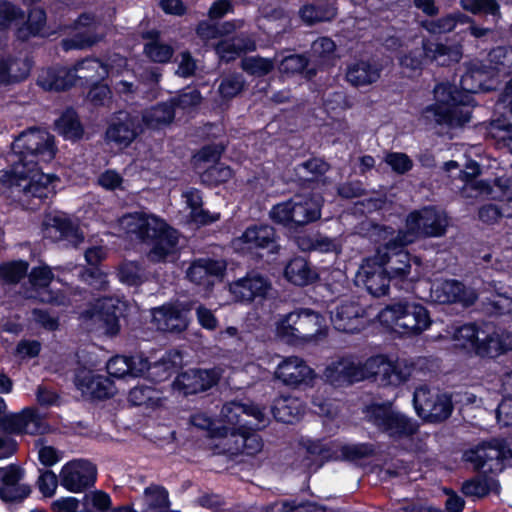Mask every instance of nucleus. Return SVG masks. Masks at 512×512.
Masks as SVG:
<instances>
[{"label":"nucleus","instance_id":"obj_48","mask_svg":"<svg viewBox=\"0 0 512 512\" xmlns=\"http://www.w3.org/2000/svg\"><path fill=\"white\" fill-rule=\"evenodd\" d=\"M500 484L492 476L479 475L463 483L462 492L466 496L484 497L490 492L499 493Z\"/></svg>","mask_w":512,"mask_h":512},{"label":"nucleus","instance_id":"obj_61","mask_svg":"<svg viewBox=\"0 0 512 512\" xmlns=\"http://www.w3.org/2000/svg\"><path fill=\"white\" fill-rule=\"evenodd\" d=\"M460 6L472 14L492 16L499 14V5L496 0H460Z\"/></svg>","mask_w":512,"mask_h":512},{"label":"nucleus","instance_id":"obj_12","mask_svg":"<svg viewBox=\"0 0 512 512\" xmlns=\"http://www.w3.org/2000/svg\"><path fill=\"white\" fill-rule=\"evenodd\" d=\"M462 58V47L459 44L447 45L442 42H433L429 39L422 40V50L413 51L400 58L402 67L412 71L420 70L425 61L436 62L446 66L459 62Z\"/></svg>","mask_w":512,"mask_h":512},{"label":"nucleus","instance_id":"obj_43","mask_svg":"<svg viewBox=\"0 0 512 512\" xmlns=\"http://www.w3.org/2000/svg\"><path fill=\"white\" fill-rule=\"evenodd\" d=\"M175 116L174 103H160L146 109L142 115V121L149 129L159 130L169 125Z\"/></svg>","mask_w":512,"mask_h":512},{"label":"nucleus","instance_id":"obj_5","mask_svg":"<svg viewBox=\"0 0 512 512\" xmlns=\"http://www.w3.org/2000/svg\"><path fill=\"white\" fill-rule=\"evenodd\" d=\"M120 228L128 235L150 246L148 259L161 262L177 254L178 233L159 216L144 211L129 213L119 220Z\"/></svg>","mask_w":512,"mask_h":512},{"label":"nucleus","instance_id":"obj_2","mask_svg":"<svg viewBox=\"0 0 512 512\" xmlns=\"http://www.w3.org/2000/svg\"><path fill=\"white\" fill-rule=\"evenodd\" d=\"M57 153L54 137L46 130L30 128L12 143L10 168L0 171V184L15 188L26 197L48 198L55 193L59 178L44 173L41 163L51 162Z\"/></svg>","mask_w":512,"mask_h":512},{"label":"nucleus","instance_id":"obj_50","mask_svg":"<svg viewBox=\"0 0 512 512\" xmlns=\"http://www.w3.org/2000/svg\"><path fill=\"white\" fill-rule=\"evenodd\" d=\"M482 328L474 324H466L454 329L452 339L455 346L473 351L477 354V347L480 345Z\"/></svg>","mask_w":512,"mask_h":512},{"label":"nucleus","instance_id":"obj_28","mask_svg":"<svg viewBox=\"0 0 512 512\" xmlns=\"http://www.w3.org/2000/svg\"><path fill=\"white\" fill-rule=\"evenodd\" d=\"M430 296L438 303H460L463 306L472 305L477 294L472 288H466L457 280H436L431 285Z\"/></svg>","mask_w":512,"mask_h":512},{"label":"nucleus","instance_id":"obj_63","mask_svg":"<svg viewBox=\"0 0 512 512\" xmlns=\"http://www.w3.org/2000/svg\"><path fill=\"white\" fill-rule=\"evenodd\" d=\"M233 175L232 170L228 166L221 164L211 166L201 173L202 183L213 186L228 181Z\"/></svg>","mask_w":512,"mask_h":512},{"label":"nucleus","instance_id":"obj_34","mask_svg":"<svg viewBox=\"0 0 512 512\" xmlns=\"http://www.w3.org/2000/svg\"><path fill=\"white\" fill-rule=\"evenodd\" d=\"M75 385L83 395L92 398H108L115 393L113 382L109 378L95 374L91 370L78 371Z\"/></svg>","mask_w":512,"mask_h":512},{"label":"nucleus","instance_id":"obj_19","mask_svg":"<svg viewBox=\"0 0 512 512\" xmlns=\"http://www.w3.org/2000/svg\"><path fill=\"white\" fill-rule=\"evenodd\" d=\"M413 404L419 417L428 421H441L452 412V401L446 393H432L427 387H419L413 395Z\"/></svg>","mask_w":512,"mask_h":512},{"label":"nucleus","instance_id":"obj_29","mask_svg":"<svg viewBox=\"0 0 512 512\" xmlns=\"http://www.w3.org/2000/svg\"><path fill=\"white\" fill-rule=\"evenodd\" d=\"M302 344H319L328 335L325 318L309 308L295 310Z\"/></svg>","mask_w":512,"mask_h":512},{"label":"nucleus","instance_id":"obj_14","mask_svg":"<svg viewBox=\"0 0 512 512\" xmlns=\"http://www.w3.org/2000/svg\"><path fill=\"white\" fill-rule=\"evenodd\" d=\"M108 374L114 378H124L127 376L141 377L146 372L151 378L163 379L168 377L170 365L162 358L152 366L143 355L114 356L106 364Z\"/></svg>","mask_w":512,"mask_h":512},{"label":"nucleus","instance_id":"obj_9","mask_svg":"<svg viewBox=\"0 0 512 512\" xmlns=\"http://www.w3.org/2000/svg\"><path fill=\"white\" fill-rule=\"evenodd\" d=\"M447 226L446 215L433 207L413 211L406 219L405 230L399 231L400 245H409L421 236L439 237Z\"/></svg>","mask_w":512,"mask_h":512},{"label":"nucleus","instance_id":"obj_20","mask_svg":"<svg viewBox=\"0 0 512 512\" xmlns=\"http://www.w3.org/2000/svg\"><path fill=\"white\" fill-rule=\"evenodd\" d=\"M231 245L235 252L241 254H253L260 249L276 253L279 248L275 230L269 225L248 227L239 237L232 240Z\"/></svg>","mask_w":512,"mask_h":512},{"label":"nucleus","instance_id":"obj_42","mask_svg":"<svg viewBox=\"0 0 512 512\" xmlns=\"http://www.w3.org/2000/svg\"><path fill=\"white\" fill-rule=\"evenodd\" d=\"M285 278L297 286H305L318 279V273L301 257L292 259L285 267Z\"/></svg>","mask_w":512,"mask_h":512},{"label":"nucleus","instance_id":"obj_23","mask_svg":"<svg viewBox=\"0 0 512 512\" xmlns=\"http://www.w3.org/2000/svg\"><path fill=\"white\" fill-rule=\"evenodd\" d=\"M489 196L493 199L506 201L502 207L494 204L483 206L479 211V217L483 222L492 223L500 217H512V179L500 177L489 188V194L475 193L473 197Z\"/></svg>","mask_w":512,"mask_h":512},{"label":"nucleus","instance_id":"obj_44","mask_svg":"<svg viewBox=\"0 0 512 512\" xmlns=\"http://www.w3.org/2000/svg\"><path fill=\"white\" fill-rule=\"evenodd\" d=\"M468 23H473V20L461 12L450 13L438 19L420 21L421 27L433 35L449 33L454 30L458 24Z\"/></svg>","mask_w":512,"mask_h":512},{"label":"nucleus","instance_id":"obj_13","mask_svg":"<svg viewBox=\"0 0 512 512\" xmlns=\"http://www.w3.org/2000/svg\"><path fill=\"white\" fill-rule=\"evenodd\" d=\"M367 379L384 386H399L410 378L413 365L408 360L379 354L366 360Z\"/></svg>","mask_w":512,"mask_h":512},{"label":"nucleus","instance_id":"obj_24","mask_svg":"<svg viewBox=\"0 0 512 512\" xmlns=\"http://www.w3.org/2000/svg\"><path fill=\"white\" fill-rule=\"evenodd\" d=\"M275 378L289 387L313 385L317 375L315 371L298 356L284 358L276 367Z\"/></svg>","mask_w":512,"mask_h":512},{"label":"nucleus","instance_id":"obj_62","mask_svg":"<svg viewBox=\"0 0 512 512\" xmlns=\"http://www.w3.org/2000/svg\"><path fill=\"white\" fill-rule=\"evenodd\" d=\"M28 263L13 261L0 265V281L5 283L18 282L27 272Z\"/></svg>","mask_w":512,"mask_h":512},{"label":"nucleus","instance_id":"obj_38","mask_svg":"<svg viewBox=\"0 0 512 512\" xmlns=\"http://www.w3.org/2000/svg\"><path fill=\"white\" fill-rule=\"evenodd\" d=\"M2 427L14 434H37L41 430L40 420L34 410L24 409L18 414H8L2 419Z\"/></svg>","mask_w":512,"mask_h":512},{"label":"nucleus","instance_id":"obj_10","mask_svg":"<svg viewBox=\"0 0 512 512\" xmlns=\"http://www.w3.org/2000/svg\"><path fill=\"white\" fill-rule=\"evenodd\" d=\"M366 417L379 430L394 440L411 437L418 430L416 421L394 409L390 403L368 406Z\"/></svg>","mask_w":512,"mask_h":512},{"label":"nucleus","instance_id":"obj_1","mask_svg":"<svg viewBox=\"0 0 512 512\" xmlns=\"http://www.w3.org/2000/svg\"><path fill=\"white\" fill-rule=\"evenodd\" d=\"M512 73V47H496L486 58L466 65L460 80L461 91L450 83H439L434 88V104L427 106L422 116L436 125L455 128L469 122L470 93L493 90L501 78Z\"/></svg>","mask_w":512,"mask_h":512},{"label":"nucleus","instance_id":"obj_21","mask_svg":"<svg viewBox=\"0 0 512 512\" xmlns=\"http://www.w3.org/2000/svg\"><path fill=\"white\" fill-rule=\"evenodd\" d=\"M366 360L345 357L330 363L323 373L325 380L334 387H342L367 379Z\"/></svg>","mask_w":512,"mask_h":512},{"label":"nucleus","instance_id":"obj_37","mask_svg":"<svg viewBox=\"0 0 512 512\" xmlns=\"http://www.w3.org/2000/svg\"><path fill=\"white\" fill-rule=\"evenodd\" d=\"M137 136L134 119L124 112H119L106 131L110 142L127 147Z\"/></svg>","mask_w":512,"mask_h":512},{"label":"nucleus","instance_id":"obj_15","mask_svg":"<svg viewBox=\"0 0 512 512\" xmlns=\"http://www.w3.org/2000/svg\"><path fill=\"white\" fill-rule=\"evenodd\" d=\"M463 458L475 469L497 474L512 463V450L501 441L494 440L465 451Z\"/></svg>","mask_w":512,"mask_h":512},{"label":"nucleus","instance_id":"obj_22","mask_svg":"<svg viewBox=\"0 0 512 512\" xmlns=\"http://www.w3.org/2000/svg\"><path fill=\"white\" fill-rule=\"evenodd\" d=\"M271 290V283L261 274L251 271L245 276L228 283V292L235 302L250 304L265 298Z\"/></svg>","mask_w":512,"mask_h":512},{"label":"nucleus","instance_id":"obj_54","mask_svg":"<svg viewBox=\"0 0 512 512\" xmlns=\"http://www.w3.org/2000/svg\"><path fill=\"white\" fill-rule=\"evenodd\" d=\"M336 45L328 37L315 40L311 46L310 60L319 65H329L335 59Z\"/></svg>","mask_w":512,"mask_h":512},{"label":"nucleus","instance_id":"obj_57","mask_svg":"<svg viewBox=\"0 0 512 512\" xmlns=\"http://www.w3.org/2000/svg\"><path fill=\"white\" fill-rule=\"evenodd\" d=\"M301 19L307 24L330 21L336 16V9L332 5H305L299 11Z\"/></svg>","mask_w":512,"mask_h":512},{"label":"nucleus","instance_id":"obj_53","mask_svg":"<svg viewBox=\"0 0 512 512\" xmlns=\"http://www.w3.org/2000/svg\"><path fill=\"white\" fill-rule=\"evenodd\" d=\"M145 510L165 511L170 507L168 491L158 485H151L144 490L142 497Z\"/></svg>","mask_w":512,"mask_h":512},{"label":"nucleus","instance_id":"obj_26","mask_svg":"<svg viewBox=\"0 0 512 512\" xmlns=\"http://www.w3.org/2000/svg\"><path fill=\"white\" fill-rule=\"evenodd\" d=\"M190 310L188 303H167L152 309V321L158 330L181 332L188 326L187 315Z\"/></svg>","mask_w":512,"mask_h":512},{"label":"nucleus","instance_id":"obj_18","mask_svg":"<svg viewBox=\"0 0 512 512\" xmlns=\"http://www.w3.org/2000/svg\"><path fill=\"white\" fill-rule=\"evenodd\" d=\"M43 237L53 242H64L78 247L84 241V233L78 223L64 213L48 214L43 222Z\"/></svg>","mask_w":512,"mask_h":512},{"label":"nucleus","instance_id":"obj_58","mask_svg":"<svg viewBox=\"0 0 512 512\" xmlns=\"http://www.w3.org/2000/svg\"><path fill=\"white\" fill-rule=\"evenodd\" d=\"M46 21L45 12L41 9H35L30 12L27 26L25 28L18 29L17 36L20 39H26L30 35H42L45 36L44 24Z\"/></svg>","mask_w":512,"mask_h":512},{"label":"nucleus","instance_id":"obj_31","mask_svg":"<svg viewBox=\"0 0 512 512\" xmlns=\"http://www.w3.org/2000/svg\"><path fill=\"white\" fill-rule=\"evenodd\" d=\"M97 29L98 24L91 15H81L72 27L73 36L62 41L63 49L81 50L94 45L101 39V35L96 32Z\"/></svg>","mask_w":512,"mask_h":512},{"label":"nucleus","instance_id":"obj_39","mask_svg":"<svg viewBox=\"0 0 512 512\" xmlns=\"http://www.w3.org/2000/svg\"><path fill=\"white\" fill-rule=\"evenodd\" d=\"M182 198L186 206L190 209L189 219L191 222L204 226L220 219L219 213H211L202 208L203 200L199 190L190 188L183 192Z\"/></svg>","mask_w":512,"mask_h":512},{"label":"nucleus","instance_id":"obj_45","mask_svg":"<svg viewBox=\"0 0 512 512\" xmlns=\"http://www.w3.org/2000/svg\"><path fill=\"white\" fill-rule=\"evenodd\" d=\"M255 42L244 36L225 39L216 46V52L221 60L229 62L236 59L243 52L255 50Z\"/></svg>","mask_w":512,"mask_h":512},{"label":"nucleus","instance_id":"obj_11","mask_svg":"<svg viewBox=\"0 0 512 512\" xmlns=\"http://www.w3.org/2000/svg\"><path fill=\"white\" fill-rule=\"evenodd\" d=\"M306 452L316 462L317 468L324 461L345 459L356 461L370 456L373 453V446L365 443L341 444L336 441H319L307 439L303 441Z\"/></svg>","mask_w":512,"mask_h":512},{"label":"nucleus","instance_id":"obj_59","mask_svg":"<svg viewBox=\"0 0 512 512\" xmlns=\"http://www.w3.org/2000/svg\"><path fill=\"white\" fill-rule=\"evenodd\" d=\"M299 247L302 250H314L320 253H338L341 250V243L337 238L319 235L309 243L300 242Z\"/></svg>","mask_w":512,"mask_h":512},{"label":"nucleus","instance_id":"obj_27","mask_svg":"<svg viewBox=\"0 0 512 512\" xmlns=\"http://www.w3.org/2000/svg\"><path fill=\"white\" fill-rule=\"evenodd\" d=\"M221 376V370L189 369L179 374L173 382V388L184 395L195 394L213 387Z\"/></svg>","mask_w":512,"mask_h":512},{"label":"nucleus","instance_id":"obj_64","mask_svg":"<svg viewBox=\"0 0 512 512\" xmlns=\"http://www.w3.org/2000/svg\"><path fill=\"white\" fill-rule=\"evenodd\" d=\"M24 19V13L10 2L0 1V30L18 25Z\"/></svg>","mask_w":512,"mask_h":512},{"label":"nucleus","instance_id":"obj_35","mask_svg":"<svg viewBox=\"0 0 512 512\" xmlns=\"http://www.w3.org/2000/svg\"><path fill=\"white\" fill-rule=\"evenodd\" d=\"M512 349V332L500 329H492L485 325L482 328L480 345L477 347V355L482 357H496Z\"/></svg>","mask_w":512,"mask_h":512},{"label":"nucleus","instance_id":"obj_6","mask_svg":"<svg viewBox=\"0 0 512 512\" xmlns=\"http://www.w3.org/2000/svg\"><path fill=\"white\" fill-rule=\"evenodd\" d=\"M108 76V68L96 58H85L73 68L54 67L43 69L38 84L45 90H65L73 85L95 84Z\"/></svg>","mask_w":512,"mask_h":512},{"label":"nucleus","instance_id":"obj_60","mask_svg":"<svg viewBox=\"0 0 512 512\" xmlns=\"http://www.w3.org/2000/svg\"><path fill=\"white\" fill-rule=\"evenodd\" d=\"M13 84L24 80L30 73L31 61L28 58L3 57Z\"/></svg>","mask_w":512,"mask_h":512},{"label":"nucleus","instance_id":"obj_4","mask_svg":"<svg viewBox=\"0 0 512 512\" xmlns=\"http://www.w3.org/2000/svg\"><path fill=\"white\" fill-rule=\"evenodd\" d=\"M222 419L229 424L224 434L218 432L220 442L213 445L216 454L255 455L263 448L260 436L254 430L265 428L269 422L266 409L254 403L229 402L222 407Z\"/></svg>","mask_w":512,"mask_h":512},{"label":"nucleus","instance_id":"obj_52","mask_svg":"<svg viewBox=\"0 0 512 512\" xmlns=\"http://www.w3.org/2000/svg\"><path fill=\"white\" fill-rule=\"evenodd\" d=\"M488 136L499 149H506L512 153V124L504 120H493L488 127Z\"/></svg>","mask_w":512,"mask_h":512},{"label":"nucleus","instance_id":"obj_33","mask_svg":"<svg viewBox=\"0 0 512 512\" xmlns=\"http://www.w3.org/2000/svg\"><path fill=\"white\" fill-rule=\"evenodd\" d=\"M29 281L32 286V291L29 294L30 298H37L41 302L56 303L65 305L67 303L66 297L60 293H54L49 289V285L53 281V273L51 269L42 265L33 268L29 275Z\"/></svg>","mask_w":512,"mask_h":512},{"label":"nucleus","instance_id":"obj_30","mask_svg":"<svg viewBox=\"0 0 512 512\" xmlns=\"http://www.w3.org/2000/svg\"><path fill=\"white\" fill-rule=\"evenodd\" d=\"M23 471L15 466L0 468V498L7 503L20 502L29 496L30 486L22 482Z\"/></svg>","mask_w":512,"mask_h":512},{"label":"nucleus","instance_id":"obj_55","mask_svg":"<svg viewBox=\"0 0 512 512\" xmlns=\"http://www.w3.org/2000/svg\"><path fill=\"white\" fill-rule=\"evenodd\" d=\"M117 275L120 282L129 286L141 285L148 278L146 270L134 261L122 263Z\"/></svg>","mask_w":512,"mask_h":512},{"label":"nucleus","instance_id":"obj_41","mask_svg":"<svg viewBox=\"0 0 512 512\" xmlns=\"http://www.w3.org/2000/svg\"><path fill=\"white\" fill-rule=\"evenodd\" d=\"M303 402L293 396H282L274 401L272 413L277 421L283 423H294L304 414Z\"/></svg>","mask_w":512,"mask_h":512},{"label":"nucleus","instance_id":"obj_16","mask_svg":"<svg viewBox=\"0 0 512 512\" xmlns=\"http://www.w3.org/2000/svg\"><path fill=\"white\" fill-rule=\"evenodd\" d=\"M119 304V300L111 297L98 299L92 311H86L82 314L83 321L89 329L113 337L120 330Z\"/></svg>","mask_w":512,"mask_h":512},{"label":"nucleus","instance_id":"obj_47","mask_svg":"<svg viewBox=\"0 0 512 512\" xmlns=\"http://www.w3.org/2000/svg\"><path fill=\"white\" fill-rule=\"evenodd\" d=\"M297 317L295 311L281 315L275 322V333L278 338L286 343L302 345Z\"/></svg>","mask_w":512,"mask_h":512},{"label":"nucleus","instance_id":"obj_32","mask_svg":"<svg viewBox=\"0 0 512 512\" xmlns=\"http://www.w3.org/2000/svg\"><path fill=\"white\" fill-rule=\"evenodd\" d=\"M444 169L448 173L457 171L458 180L462 186H456L461 190L466 198L473 197L475 193L489 194V188L492 187L489 183L484 181H476L475 177L480 173L479 165L475 161H469L466 164L465 170H461L456 161H448L444 164Z\"/></svg>","mask_w":512,"mask_h":512},{"label":"nucleus","instance_id":"obj_56","mask_svg":"<svg viewBox=\"0 0 512 512\" xmlns=\"http://www.w3.org/2000/svg\"><path fill=\"white\" fill-rule=\"evenodd\" d=\"M148 36L158 38V32H151ZM144 52L153 62L166 63L172 58L174 49L170 45L160 42L158 39H153L145 45Z\"/></svg>","mask_w":512,"mask_h":512},{"label":"nucleus","instance_id":"obj_8","mask_svg":"<svg viewBox=\"0 0 512 512\" xmlns=\"http://www.w3.org/2000/svg\"><path fill=\"white\" fill-rule=\"evenodd\" d=\"M322 199L295 196L289 201L279 203L270 211L271 219L286 227L301 226L321 217Z\"/></svg>","mask_w":512,"mask_h":512},{"label":"nucleus","instance_id":"obj_40","mask_svg":"<svg viewBox=\"0 0 512 512\" xmlns=\"http://www.w3.org/2000/svg\"><path fill=\"white\" fill-rule=\"evenodd\" d=\"M380 72L377 65L359 60L347 66L346 80L355 87L367 86L378 81Z\"/></svg>","mask_w":512,"mask_h":512},{"label":"nucleus","instance_id":"obj_3","mask_svg":"<svg viewBox=\"0 0 512 512\" xmlns=\"http://www.w3.org/2000/svg\"><path fill=\"white\" fill-rule=\"evenodd\" d=\"M329 312L334 328L351 334L360 332L374 317L383 327L403 336L419 335L432 323L423 305L407 300L389 304L374 314L371 307H364L356 299L339 298L332 303Z\"/></svg>","mask_w":512,"mask_h":512},{"label":"nucleus","instance_id":"obj_7","mask_svg":"<svg viewBox=\"0 0 512 512\" xmlns=\"http://www.w3.org/2000/svg\"><path fill=\"white\" fill-rule=\"evenodd\" d=\"M406 245H400L398 235L390 240L381 251V259L395 285L403 286L419 280L425 273L421 259L411 256L403 250Z\"/></svg>","mask_w":512,"mask_h":512},{"label":"nucleus","instance_id":"obj_46","mask_svg":"<svg viewBox=\"0 0 512 512\" xmlns=\"http://www.w3.org/2000/svg\"><path fill=\"white\" fill-rule=\"evenodd\" d=\"M190 421L194 427L207 432V436L209 438L208 446L213 452V445L220 442V436L218 437L216 433L218 434L219 432L224 434L229 428V424L222 419V412L220 413V418L217 421H213L205 413H196L192 415Z\"/></svg>","mask_w":512,"mask_h":512},{"label":"nucleus","instance_id":"obj_51","mask_svg":"<svg viewBox=\"0 0 512 512\" xmlns=\"http://www.w3.org/2000/svg\"><path fill=\"white\" fill-rule=\"evenodd\" d=\"M55 128L67 140H78L83 135V128L75 111L66 110L55 122Z\"/></svg>","mask_w":512,"mask_h":512},{"label":"nucleus","instance_id":"obj_25","mask_svg":"<svg viewBox=\"0 0 512 512\" xmlns=\"http://www.w3.org/2000/svg\"><path fill=\"white\" fill-rule=\"evenodd\" d=\"M96 467L79 459L66 463L60 471V484L68 491L79 493L92 486L96 480Z\"/></svg>","mask_w":512,"mask_h":512},{"label":"nucleus","instance_id":"obj_36","mask_svg":"<svg viewBox=\"0 0 512 512\" xmlns=\"http://www.w3.org/2000/svg\"><path fill=\"white\" fill-rule=\"evenodd\" d=\"M226 264L222 260L198 259L194 261L187 270V278L197 284L210 287L214 284L215 278L223 275Z\"/></svg>","mask_w":512,"mask_h":512},{"label":"nucleus","instance_id":"obj_17","mask_svg":"<svg viewBox=\"0 0 512 512\" xmlns=\"http://www.w3.org/2000/svg\"><path fill=\"white\" fill-rule=\"evenodd\" d=\"M355 282L363 285L373 296L379 297L388 293L392 280L381 259V251L363 261L356 273Z\"/></svg>","mask_w":512,"mask_h":512},{"label":"nucleus","instance_id":"obj_49","mask_svg":"<svg viewBox=\"0 0 512 512\" xmlns=\"http://www.w3.org/2000/svg\"><path fill=\"white\" fill-rule=\"evenodd\" d=\"M163 396L159 390L150 386H136L130 390L128 400L132 405L156 408L162 405Z\"/></svg>","mask_w":512,"mask_h":512}]
</instances>
